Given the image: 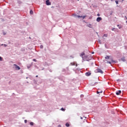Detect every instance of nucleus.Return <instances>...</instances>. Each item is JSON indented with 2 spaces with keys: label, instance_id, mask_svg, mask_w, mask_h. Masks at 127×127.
Masks as SVG:
<instances>
[{
  "label": "nucleus",
  "instance_id": "7c9ffc66",
  "mask_svg": "<svg viewBox=\"0 0 127 127\" xmlns=\"http://www.w3.org/2000/svg\"><path fill=\"white\" fill-rule=\"evenodd\" d=\"M81 120H83V118L82 117H80Z\"/></svg>",
  "mask_w": 127,
  "mask_h": 127
},
{
  "label": "nucleus",
  "instance_id": "e433bc0d",
  "mask_svg": "<svg viewBox=\"0 0 127 127\" xmlns=\"http://www.w3.org/2000/svg\"><path fill=\"white\" fill-rule=\"evenodd\" d=\"M119 29H121V27H119Z\"/></svg>",
  "mask_w": 127,
  "mask_h": 127
},
{
  "label": "nucleus",
  "instance_id": "4be33fe9",
  "mask_svg": "<svg viewBox=\"0 0 127 127\" xmlns=\"http://www.w3.org/2000/svg\"><path fill=\"white\" fill-rule=\"evenodd\" d=\"M91 26H92V25L91 24H89L88 25V27H91Z\"/></svg>",
  "mask_w": 127,
  "mask_h": 127
},
{
  "label": "nucleus",
  "instance_id": "f257e3e1",
  "mask_svg": "<svg viewBox=\"0 0 127 127\" xmlns=\"http://www.w3.org/2000/svg\"><path fill=\"white\" fill-rule=\"evenodd\" d=\"M80 56L82 57L83 61H90V60H92V56H86L85 55V52H82Z\"/></svg>",
  "mask_w": 127,
  "mask_h": 127
},
{
  "label": "nucleus",
  "instance_id": "a878e982",
  "mask_svg": "<svg viewBox=\"0 0 127 127\" xmlns=\"http://www.w3.org/2000/svg\"><path fill=\"white\" fill-rule=\"evenodd\" d=\"M112 30L113 31H114V30H115V28H112Z\"/></svg>",
  "mask_w": 127,
  "mask_h": 127
},
{
  "label": "nucleus",
  "instance_id": "72a5a7b5",
  "mask_svg": "<svg viewBox=\"0 0 127 127\" xmlns=\"http://www.w3.org/2000/svg\"><path fill=\"white\" fill-rule=\"evenodd\" d=\"M117 26L119 27V26H120V25H118Z\"/></svg>",
  "mask_w": 127,
  "mask_h": 127
},
{
  "label": "nucleus",
  "instance_id": "c756f323",
  "mask_svg": "<svg viewBox=\"0 0 127 127\" xmlns=\"http://www.w3.org/2000/svg\"><path fill=\"white\" fill-rule=\"evenodd\" d=\"M95 53V52H92V54H94Z\"/></svg>",
  "mask_w": 127,
  "mask_h": 127
},
{
  "label": "nucleus",
  "instance_id": "6e6552de",
  "mask_svg": "<svg viewBox=\"0 0 127 127\" xmlns=\"http://www.w3.org/2000/svg\"><path fill=\"white\" fill-rule=\"evenodd\" d=\"M85 75H86V76H90V75H91V72H86V73H85Z\"/></svg>",
  "mask_w": 127,
  "mask_h": 127
},
{
  "label": "nucleus",
  "instance_id": "423d86ee",
  "mask_svg": "<svg viewBox=\"0 0 127 127\" xmlns=\"http://www.w3.org/2000/svg\"><path fill=\"white\" fill-rule=\"evenodd\" d=\"M121 93H122V91L119 90L116 92V95H117V96H119V95H120V94H121Z\"/></svg>",
  "mask_w": 127,
  "mask_h": 127
},
{
  "label": "nucleus",
  "instance_id": "412c9836",
  "mask_svg": "<svg viewBox=\"0 0 127 127\" xmlns=\"http://www.w3.org/2000/svg\"><path fill=\"white\" fill-rule=\"evenodd\" d=\"M77 17H78V18H80V17H82V16L77 15Z\"/></svg>",
  "mask_w": 127,
  "mask_h": 127
},
{
  "label": "nucleus",
  "instance_id": "aec40b11",
  "mask_svg": "<svg viewBox=\"0 0 127 127\" xmlns=\"http://www.w3.org/2000/svg\"><path fill=\"white\" fill-rule=\"evenodd\" d=\"M27 67L28 69H29V68H30V67H31V65H30V66L28 65Z\"/></svg>",
  "mask_w": 127,
  "mask_h": 127
},
{
  "label": "nucleus",
  "instance_id": "7ed1b4c3",
  "mask_svg": "<svg viewBox=\"0 0 127 127\" xmlns=\"http://www.w3.org/2000/svg\"><path fill=\"white\" fill-rule=\"evenodd\" d=\"M13 66L15 68V70H20V67L18 66V65L14 64Z\"/></svg>",
  "mask_w": 127,
  "mask_h": 127
},
{
  "label": "nucleus",
  "instance_id": "4468645a",
  "mask_svg": "<svg viewBox=\"0 0 127 127\" xmlns=\"http://www.w3.org/2000/svg\"><path fill=\"white\" fill-rule=\"evenodd\" d=\"M30 126H33L34 123L33 122H30Z\"/></svg>",
  "mask_w": 127,
  "mask_h": 127
},
{
  "label": "nucleus",
  "instance_id": "f704fd0d",
  "mask_svg": "<svg viewBox=\"0 0 127 127\" xmlns=\"http://www.w3.org/2000/svg\"><path fill=\"white\" fill-rule=\"evenodd\" d=\"M59 127H61V125H59Z\"/></svg>",
  "mask_w": 127,
  "mask_h": 127
},
{
  "label": "nucleus",
  "instance_id": "dca6fc26",
  "mask_svg": "<svg viewBox=\"0 0 127 127\" xmlns=\"http://www.w3.org/2000/svg\"><path fill=\"white\" fill-rule=\"evenodd\" d=\"M33 61H34V62H37V61L36 59H34L33 60Z\"/></svg>",
  "mask_w": 127,
  "mask_h": 127
},
{
  "label": "nucleus",
  "instance_id": "f03ea898",
  "mask_svg": "<svg viewBox=\"0 0 127 127\" xmlns=\"http://www.w3.org/2000/svg\"><path fill=\"white\" fill-rule=\"evenodd\" d=\"M95 73H101V74H103V73H104V72H103V70H102V69L100 68L96 69L95 70Z\"/></svg>",
  "mask_w": 127,
  "mask_h": 127
},
{
  "label": "nucleus",
  "instance_id": "20e7f679",
  "mask_svg": "<svg viewBox=\"0 0 127 127\" xmlns=\"http://www.w3.org/2000/svg\"><path fill=\"white\" fill-rule=\"evenodd\" d=\"M46 3L47 5H51V3L50 2V1H49V0H47L46 1Z\"/></svg>",
  "mask_w": 127,
  "mask_h": 127
},
{
  "label": "nucleus",
  "instance_id": "f8f14e48",
  "mask_svg": "<svg viewBox=\"0 0 127 127\" xmlns=\"http://www.w3.org/2000/svg\"><path fill=\"white\" fill-rule=\"evenodd\" d=\"M30 14H33V11H32V10H30Z\"/></svg>",
  "mask_w": 127,
  "mask_h": 127
},
{
  "label": "nucleus",
  "instance_id": "2eb2a0df",
  "mask_svg": "<svg viewBox=\"0 0 127 127\" xmlns=\"http://www.w3.org/2000/svg\"><path fill=\"white\" fill-rule=\"evenodd\" d=\"M115 2L116 3V4H119V1H118V0H116Z\"/></svg>",
  "mask_w": 127,
  "mask_h": 127
},
{
  "label": "nucleus",
  "instance_id": "6ab92c4d",
  "mask_svg": "<svg viewBox=\"0 0 127 127\" xmlns=\"http://www.w3.org/2000/svg\"><path fill=\"white\" fill-rule=\"evenodd\" d=\"M86 16H82L81 17H82L83 19H84L85 18V17H86Z\"/></svg>",
  "mask_w": 127,
  "mask_h": 127
},
{
  "label": "nucleus",
  "instance_id": "393cba45",
  "mask_svg": "<svg viewBox=\"0 0 127 127\" xmlns=\"http://www.w3.org/2000/svg\"><path fill=\"white\" fill-rule=\"evenodd\" d=\"M40 48H41V49L43 48V46L42 45H41L40 46Z\"/></svg>",
  "mask_w": 127,
  "mask_h": 127
},
{
  "label": "nucleus",
  "instance_id": "39448f33",
  "mask_svg": "<svg viewBox=\"0 0 127 127\" xmlns=\"http://www.w3.org/2000/svg\"><path fill=\"white\" fill-rule=\"evenodd\" d=\"M101 20H102V18L100 17H98L96 19V20H97V21H98V22H100V21H101Z\"/></svg>",
  "mask_w": 127,
  "mask_h": 127
},
{
  "label": "nucleus",
  "instance_id": "bb28decb",
  "mask_svg": "<svg viewBox=\"0 0 127 127\" xmlns=\"http://www.w3.org/2000/svg\"><path fill=\"white\" fill-rule=\"evenodd\" d=\"M107 63H109V64H111V62H107Z\"/></svg>",
  "mask_w": 127,
  "mask_h": 127
},
{
  "label": "nucleus",
  "instance_id": "5701e85b",
  "mask_svg": "<svg viewBox=\"0 0 127 127\" xmlns=\"http://www.w3.org/2000/svg\"><path fill=\"white\" fill-rule=\"evenodd\" d=\"M24 123L25 124H26V123H27V120H24Z\"/></svg>",
  "mask_w": 127,
  "mask_h": 127
},
{
  "label": "nucleus",
  "instance_id": "0eeeda50",
  "mask_svg": "<svg viewBox=\"0 0 127 127\" xmlns=\"http://www.w3.org/2000/svg\"><path fill=\"white\" fill-rule=\"evenodd\" d=\"M98 84V82H93L90 84L91 86H96Z\"/></svg>",
  "mask_w": 127,
  "mask_h": 127
},
{
  "label": "nucleus",
  "instance_id": "f3484780",
  "mask_svg": "<svg viewBox=\"0 0 127 127\" xmlns=\"http://www.w3.org/2000/svg\"><path fill=\"white\" fill-rule=\"evenodd\" d=\"M104 36L105 37H108V34H104Z\"/></svg>",
  "mask_w": 127,
  "mask_h": 127
},
{
  "label": "nucleus",
  "instance_id": "ddd939ff",
  "mask_svg": "<svg viewBox=\"0 0 127 127\" xmlns=\"http://www.w3.org/2000/svg\"><path fill=\"white\" fill-rule=\"evenodd\" d=\"M61 111H63V112H64L65 111V109L62 108H61Z\"/></svg>",
  "mask_w": 127,
  "mask_h": 127
},
{
  "label": "nucleus",
  "instance_id": "cd10ccee",
  "mask_svg": "<svg viewBox=\"0 0 127 127\" xmlns=\"http://www.w3.org/2000/svg\"><path fill=\"white\" fill-rule=\"evenodd\" d=\"M111 62H112L113 63H114V60H111Z\"/></svg>",
  "mask_w": 127,
  "mask_h": 127
},
{
  "label": "nucleus",
  "instance_id": "1a4fd4ad",
  "mask_svg": "<svg viewBox=\"0 0 127 127\" xmlns=\"http://www.w3.org/2000/svg\"><path fill=\"white\" fill-rule=\"evenodd\" d=\"M65 127H70V124H69V123H66L65 124Z\"/></svg>",
  "mask_w": 127,
  "mask_h": 127
},
{
  "label": "nucleus",
  "instance_id": "9b49d317",
  "mask_svg": "<svg viewBox=\"0 0 127 127\" xmlns=\"http://www.w3.org/2000/svg\"><path fill=\"white\" fill-rule=\"evenodd\" d=\"M110 56H107V57H105V59H110Z\"/></svg>",
  "mask_w": 127,
  "mask_h": 127
},
{
  "label": "nucleus",
  "instance_id": "2f4dec72",
  "mask_svg": "<svg viewBox=\"0 0 127 127\" xmlns=\"http://www.w3.org/2000/svg\"><path fill=\"white\" fill-rule=\"evenodd\" d=\"M5 33H3V35H5Z\"/></svg>",
  "mask_w": 127,
  "mask_h": 127
},
{
  "label": "nucleus",
  "instance_id": "a211bd4d",
  "mask_svg": "<svg viewBox=\"0 0 127 127\" xmlns=\"http://www.w3.org/2000/svg\"><path fill=\"white\" fill-rule=\"evenodd\" d=\"M71 65L72 66H74V65H75V64L74 63H71Z\"/></svg>",
  "mask_w": 127,
  "mask_h": 127
},
{
  "label": "nucleus",
  "instance_id": "c9c22d12",
  "mask_svg": "<svg viewBox=\"0 0 127 127\" xmlns=\"http://www.w3.org/2000/svg\"><path fill=\"white\" fill-rule=\"evenodd\" d=\"M36 77H38V75H36Z\"/></svg>",
  "mask_w": 127,
  "mask_h": 127
},
{
  "label": "nucleus",
  "instance_id": "b1692460",
  "mask_svg": "<svg viewBox=\"0 0 127 127\" xmlns=\"http://www.w3.org/2000/svg\"><path fill=\"white\" fill-rule=\"evenodd\" d=\"M2 60V58H1V57H0V61H1Z\"/></svg>",
  "mask_w": 127,
  "mask_h": 127
},
{
  "label": "nucleus",
  "instance_id": "4c0bfd02",
  "mask_svg": "<svg viewBox=\"0 0 127 127\" xmlns=\"http://www.w3.org/2000/svg\"><path fill=\"white\" fill-rule=\"evenodd\" d=\"M113 0H112V1H113Z\"/></svg>",
  "mask_w": 127,
  "mask_h": 127
},
{
  "label": "nucleus",
  "instance_id": "c85d7f7f",
  "mask_svg": "<svg viewBox=\"0 0 127 127\" xmlns=\"http://www.w3.org/2000/svg\"><path fill=\"white\" fill-rule=\"evenodd\" d=\"M97 16H100V14H97Z\"/></svg>",
  "mask_w": 127,
  "mask_h": 127
},
{
  "label": "nucleus",
  "instance_id": "9d476101",
  "mask_svg": "<svg viewBox=\"0 0 127 127\" xmlns=\"http://www.w3.org/2000/svg\"><path fill=\"white\" fill-rule=\"evenodd\" d=\"M103 93V91H97V94H100Z\"/></svg>",
  "mask_w": 127,
  "mask_h": 127
},
{
  "label": "nucleus",
  "instance_id": "473e14b6",
  "mask_svg": "<svg viewBox=\"0 0 127 127\" xmlns=\"http://www.w3.org/2000/svg\"><path fill=\"white\" fill-rule=\"evenodd\" d=\"M125 18H126V19H127V16H125Z\"/></svg>",
  "mask_w": 127,
  "mask_h": 127
}]
</instances>
